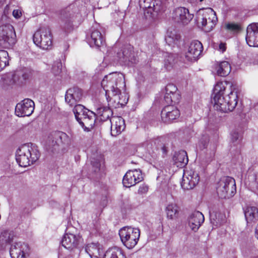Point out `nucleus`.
Instances as JSON below:
<instances>
[{"label": "nucleus", "instance_id": "nucleus-1", "mask_svg": "<svg viewBox=\"0 0 258 258\" xmlns=\"http://www.w3.org/2000/svg\"><path fill=\"white\" fill-rule=\"evenodd\" d=\"M232 84L228 82H219L215 86L213 98L214 108L223 112L232 111L237 104L236 92L232 90Z\"/></svg>", "mask_w": 258, "mask_h": 258}, {"label": "nucleus", "instance_id": "nucleus-2", "mask_svg": "<svg viewBox=\"0 0 258 258\" xmlns=\"http://www.w3.org/2000/svg\"><path fill=\"white\" fill-rule=\"evenodd\" d=\"M101 86L105 91L108 102L111 100L110 94L120 100L119 95L121 94V90L125 87L124 77L121 73H110L104 77L101 82ZM118 102L119 103L123 104V102H121L120 100Z\"/></svg>", "mask_w": 258, "mask_h": 258}, {"label": "nucleus", "instance_id": "nucleus-3", "mask_svg": "<svg viewBox=\"0 0 258 258\" xmlns=\"http://www.w3.org/2000/svg\"><path fill=\"white\" fill-rule=\"evenodd\" d=\"M40 153L37 147L32 144L20 147L16 152V159L20 166L26 167L38 160Z\"/></svg>", "mask_w": 258, "mask_h": 258}, {"label": "nucleus", "instance_id": "nucleus-4", "mask_svg": "<svg viewBox=\"0 0 258 258\" xmlns=\"http://www.w3.org/2000/svg\"><path fill=\"white\" fill-rule=\"evenodd\" d=\"M196 17L198 27L206 32L211 31L218 21L215 12L211 8L200 9Z\"/></svg>", "mask_w": 258, "mask_h": 258}, {"label": "nucleus", "instance_id": "nucleus-5", "mask_svg": "<svg viewBox=\"0 0 258 258\" xmlns=\"http://www.w3.org/2000/svg\"><path fill=\"white\" fill-rule=\"evenodd\" d=\"M119 235L123 245L128 249L134 248L138 243L140 236L138 228L126 226L120 229Z\"/></svg>", "mask_w": 258, "mask_h": 258}, {"label": "nucleus", "instance_id": "nucleus-6", "mask_svg": "<svg viewBox=\"0 0 258 258\" xmlns=\"http://www.w3.org/2000/svg\"><path fill=\"white\" fill-rule=\"evenodd\" d=\"M33 42L44 50H48L52 47V35L50 29L42 27L36 31L33 35Z\"/></svg>", "mask_w": 258, "mask_h": 258}, {"label": "nucleus", "instance_id": "nucleus-7", "mask_svg": "<svg viewBox=\"0 0 258 258\" xmlns=\"http://www.w3.org/2000/svg\"><path fill=\"white\" fill-rule=\"evenodd\" d=\"M217 190L221 198H229L233 197L236 191L234 179L229 176L223 177L219 182Z\"/></svg>", "mask_w": 258, "mask_h": 258}, {"label": "nucleus", "instance_id": "nucleus-8", "mask_svg": "<svg viewBox=\"0 0 258 258\" xmlns=\"http://www.w3.org/2000/svg\"><path fill=\"white\" fill-rule=\"evenodd\" d=\"M16 42V34L10 24L0 26V45L4 48L13 46Z\"/></svg>", "mask_w": 258, "mask_h": 258}, {"label": "nucleus", "instance_id": "nucleus-9", "mask_svg": "<svg viewBox=\"0 0 258 258\" xmlns=\"http://www.w3.org/2000/svg\"><path fill=\"white\" fill-rule=\"evenodd\" d=\"M194 15L184 7H178L173 11L172 18L174 22L179 25H186L192 19Z\"/></svg>", "mask_w": 258, "mask_h": 258}, {"label": "nucleus", "instance_id": "nucleus-10", "mask_svg": "<svg viewBox=\"0 0 258 258\" xmlns=\"http://www.w3.org/2000/svg\"><path fill=\"white\" fill-rule=\"evenodd\" d=\"M69 142V136L61 132L52 133L48 137L47 145L49 150L56 149L60 144H67Z\"/></svg>", "mask_w": 258, "mask_h": 258}, {"label": "nucleus", "instance_id": "nucleus-11", "mask_svg": "<svg viewBox=\"0 0 258 258\" xmlns=\"http://www.w3.org/2000/svg\"><path fill=\"white\" fill-rule=\"evenodd\" d=\"M200 180L199 174L195 171L190 169L186 170L183 174L181 186L184 189L193 188Z\"/></svg>", "mask_w": 258, "mask_h": 258}, {"label": "nucleus", "instance_id": "nucleus-12", "mask_svg": "<svg viewBox=\"0 0 258 258\" xmlns=\"http://www.w3.org/2000/svg\"><path fill=\"white\" fill-rule=\"evenodd\" d=\"M34 110V103L30 99H25L18 103L15 107V114L19 117L29 116Z\"/></svg>", "mask_w": 258, "mask_h": 258}, {"label": "nucleus", "instance_id": "nucleus-13", "mask_svg": "<svg viewBox=\"0 0 258 258\" xmlns=\"http://www.w3.org/2000/svg\"><path fill=\"white\" fill-rule=\"evenodd\" d=\"M143 178L141 171L139 169H135L128 171L122 179L124 186L130 187L141 182Z\"/></svg>", "mask_w": 258, "mask_h": 258}, {"label": "nucleus", "instance_id": "nucleus-14", "mask_svg": "<svg viewBox=\"0 0 258 258\" xmlns=\"http://www.w3.org/2000/svg\"><path fill=\"white\" fill-rule=\"evenodd\" d=\"M28 251V244L21 241L15 242L12 244L10 249V254L12 258H26Z\"/></svg>", "mask_w": 258, "mask_h": 258}, {"label": "nucleus", "instance_id": "nucleus-15", "mask_svg": "<svg viewBox=\"0 0 258 258\" xmlns=\"http://www.w3.org/2000/svg\"><path fill=\"white\" fill-rule=\"evenodd\" d=\"M203 50L202 44L198 40L192 41L185 53V58L189 61L197 60Z\"/></svg>", "mask_w": 258, "mask_h": 258}, {"label": "nucleus", "instance_id": "nucleus-16", "mask_svg": "<svg viewBox=\"0 0 258 258\" xmlns=\"http://www.w3.org/2000/svg\"><path fill=\"white\" fill-rule=\"evenodd\" d=\"M245 39L249 46L258 47V23H252L248 26Z\"/></svg>", "mask_w": 258, "mask_h": 258}, {"label": "nucleus", "instance_id": "nucleus-17", "mask_svg": "<svg viewBox=\"0 0 258 258\" xmlns=\"http://www.w3.org/2000/svg\"><path fill=\"white\" fill-rule=\"evenodd\" d=\"M164 100L167 104L177 103L180 99V96L177 92V87L173 84H168L165 89Z\"/></svg>", "mask_w": 258, "mask_h": 258}, {"label": "nucleus", "instance_id": "nucleus-18", "mask_svg": "<svg viewBox=\"0 0 258 258\" xmlns=\"http://www.w3.org/2000/svg\"><path fill=\"white\" fill-rule=\"evenodd\" d=\"M179 110L171 105L165 106L161 111V116L162 120L165 123L175 119L179 116Z\"/></svg>", "mask_w": 258, "mask_h": 258}, {"label": "nucleus", "instance_id": "nucleus-19", "mask_svg": "<svg viewBox=\"0 0 258 258\" xmlns=\"http://www.w3.org/2000/svg\"><path fill=\"white\" fill-rule=\"evenodd\" d=\"M203 214L199 211H194L188 217V225L190 229L196 232L204 222Z\"/></svg>", "mask_w": 258, "mask_h": 258}, {"label": "nucleus", "instance_id": "nucleus-20", "mask_svg": "<svg viewBox=\"0 0 258 258\" xmlns=\"http://www.w3.org/2000/svg\"><path fill=\"white\" fill-rule=\"evenodd\" d=\"M82 97V91L78 87H73L68 89L66 93V102L72 106L79 102Z\"/></svg>", "mask_w": 258, "mask_h": 258}, {"label": "nucleus", "instance_id": "nucleus-21", "mask_svg": "<svg viewBox=\"0 0 258 258\" xmlns=\"http://www.w3.org/2000/svg\"><path fill=\"white\" fill-rule=\"evenodd\" d=\"M88 43L91 47L99 48L104 43V38L98 27L93 26Z\"/></svg>", "mask_w": 258, "mask_h": 258}, {"label": "nucleus", "instance_id": "nucleus-22", "mask_svg": "<svg viewBox=\"0 0 258 258\" xmlns=\"http://www.w3.org/2000/svg\"><path fill=\"white\" fill-rule=\"evenodd\" d=\"M111 135L116 137L120 134L125 128L124 119L120 116H112L110 118Z\"/></svg>", "mask_w": 258, "mask_h": 258}, {"label": "nucleus", "instance_id": "nucleus-23", "mask_svg": "<svg viewBox=\"0 0 258 258\" xmlns=\"http://www.w3.org/2000/svg\"><path fill=\"white\" fill-rule=\"evenodd\" d=\"M29 76L30 72L26 69L17 70L12 76V81L10 85H22L29 79Z\"/></svg>", "mask_w": 258, "mask_h": 258}, {"label": "nucleus", "instance_id": "nucleus-24", "mask_svg": "<svg viewBox=\"0 0 258 258\" xmlns=\"http://www.w3.org/2000/svg\"><path fill=\"white\" fill-rule=\"evenodd\" d=\"M81 237L72 233H66L61 240V244L67 249L76 247L80 242Z\"/></svg>", "mask_w": 258, "mask_h": 258}, {"label": "nucleus", "instance_id": "nucleus-25", "mask_svg": "<svg viewBox=\"0 0 258 258\" xmlns=\"http://www.w3.org/2000/svg\"><path fill=\"white\" fill-rule=\"evenodd\" d=\"M139 5L143 9H148V13H158L162 9L161 2L159 0H140Z\"/></svg>", "mask_w": 258, "mask_h": 258}, {"label": "nucleus", "instance_id": "nucleus-26", "mask_svg": "<svg viewBox=\"0 0 258 258\" xmlns=\"http://www.w3.org/2000/svg\"><path fill=\"white\" fill-rule=\"evenodd\" d=\"M117 57L119 60L124 63L135 62V57L133 51V47L131 45L125 46L117 53Z\"/></svg>", "mask_w": 258, "mask_h": 258}, {"label": "nucleus", "instance_id": "nucleus-27", "mask_svg": "<svg viewBox=\"0 0 258 258\" xmlns=\"http://www.w3.org/2000/svg\"><path fill=\"white\" fill-rule=\"evenodd\" d=\"M173 161L174 164L177 167L182 168L184 167L188 161L186 152L183 150L175 152L173 156Z\"/></svg>", "mask_w": 258, "mask_h": 258}, {"label": "nucleus", "instance_id": "nucleus-28", "mask_svg": "<svg viewBox=\"0 0 258 258\" xmlns=\"http://www.w3.org/2000/svg\"><path fill=\"white\" fill-rule=\"evenodd\" d=\"M14 234L13 232L4 231L0 234V249H4L7 245L13 241Z\"/></svg>", "mask_w": 258, "mask_h": 258}, {"label": "nucleus", "instance_id": "nucleus-29", "mask_svg": "<svg viewBox=\"0 0 258 258\" xmlns=\"http://www.w3.org/2000/svg\"><path fill=\"white\" fill-rule=\"evenodd\" d=\"M215 70L218 76L225 77L230 73L231 66L228 61H223L217 63L215 65Z\"/></svg>", "mask_w": 258, "mask_h": 258}, {"label": "nucleus", "instance_id": "nucleus-30", "mask_svg": "<svg viewBox=\"0 0 258 258\" xmlns=\"http://www.w3.org/2000/svg\"><path fill=\"white\" fill-rule=\"evenodd\" d=\"M88 113L87 117H84L80 124L85 131H89L92 129L95 123V114L92 111Z\"/></svg>", "mask_w": 258, "mask_h": 258}, {"label": "nucleus", "instance_id": "nucleus-31", "mask_svg": "<svg viewBox=\"0 0 258 258\" xmlns=\"http://www.w3.org/2000/svg\"><path fill=\"white\" fill-rule=\"evenodd\" d=\"M244 212L247 223L254 222L258 219V209L255 207H247Z\"/></svg>", "mask_w": 258, "mask_h": 258}, {"label": "nucleus", "instance_id": "nucleus-32", "mask_svg": "<svg viewBox=\"0 0 258 258\" xmlns=\"http://www.w3.org/2000/svg\"><path fill=\"white\" fill-rule=\"evenodd\" d=\"M104 258H126L123 250L119 247L109 248L104 254Z\"/></svg>", "mask_w": 258, "mask_h": 258}, {"label": "nucleus", "instance_id": "nucleus-33", "mask_svg": "<svg viewBox=\"0 0 258 258\" xmlns=\"http://www.w3.org/2000/svg\"><path fill=\"white\" fill-rule=\"evenodd\" d=\"M100 248L98 243H91L85 247V251L92 258L93 256L97 257L100 255Z\"/></svg>", "mask_w": 258, "mask_h": 258}, {"label": "nucleus", "instance_id": "nucleus-34", "mask_svg": "<svg viewBox=\"0 0 258 258\" xmlns=\"http://www.w3.org/2000/svg\"><path fill=\"white\" fill-rule=\"evenodd\" d=\"M96 113L101 120L105 121L112 116V111L109 107L100 106L96 109Z\"/></svg>", "mask_w": 258, "mask_h": 258}, {"label": "nucleus", "instance_id": "nucleus-35", "mask_svg": "<svg viewBox=\"0 0 258 258\" xmlns=\"http://www.w3.org/2000/svg\"><path fill=\"white\" fill-rule=\"evenodd\" d=\"M180 35L175 30L168 29L165 37V41L169 44L175 43L180 39Z\"/></svg>", "mask_w": 258, "mask_h": 258}, {"label": "nucleus", "instance_id": "nucleus-36", "mask_svg": "<svg viewBox=\"0 0 258 258\" xmlns=\"http://www.w3.org/2000/svg\"><path fill=\"white\" fill-rule=\"evenodd\" d=\"M231 146H236L237 148L240 147V143L242 140V135L237 130L233 131L231 133Z\"/></svg>", "mask_w": 258, "mask_h": 258}, {"label": "nucleus", "instance_id": "nucleus-37", "mask_svg": "<svg viewBox=\"0 0 258 258\" xmlns=\"http://www.w3.org/2000/svg\"><path fill=\"white\" fill-rule=\"evenodd\" d=\"M175 62V56L173 54H168L165 56L164 67L168 70H170Z\"/></svg>", "mask_w": 258, "mask_h": 258}, {"label": "nucleus", "instance_id": "nucleus-38", "mask_svg": "<svg viewBox=\"0 0 258 258\" xmlns=\"http://www.w3.org/2000/svg\"><path fill=\"white\" fill-rule=\"evenodd\" d=\"M167 217L170 219H173L178 213V207L174 204H169L166 208Z\"/></svg>", "mask_w": 258, "mask_h": 258}, {"label": "nucleus", "instance_id": "nucleus-39", "mask_svg": "<svg viewBox=\"0 0 258 258\" xmlns=\"http://www.w3.org/2000/svg\"><path fill=\"white\" fill-rule=\"evenodd\" d=\"M73 17L71 14L63 16L62 18V22L63 23V28L66 31H70L73 27Z\"/></svg>", "mask_w": 258, "mask_h": 258}, {"label": "nucleus", "instance_id": "nucleus-40", "mask_svg": "<svg viewBox=\"0 0 258 258\" xmlns=\"http://www.w3.org/2000/svg\"><path fill=\"white\" fill-rule=\"evenodd\" d=\"M8 53L4 50H0V72L8 64Z\"/></svg>", "mask_w": 258, "mask_h": 258}, {"label": "nucleus", "instance_id": "nucleus-41", "mask_svg": "<svg viewBox=\"0 0 258 258\" xmlns=\"http://www.w3.org/2000/svg\"><path fill=\"white\" fill-rule=\"evenodd\" d=\"M75 107L73 108V112L75 116H77L78 117L79 115H80V113H86V112H89L90 111L85 108L84 106L81 104H75L74 105Z\"/></svg>", "mask_w": 258, "mask_h": 258}, {"label": "nucleus", "instance_id": "nucleus-42", "mask_svg": "<svg viewBox=\"0 0 258 258\" xmlns=\"http://www.w3.org/2000/svg\"><path fill=\"white\" fill-rule=\"evenodd\" d=\"M62 69V63L60 60H57L52 64L51 68V72L55 76H57L60 74Z\"/></svg>", "mask_w": 258, "mask_h": 258}, {"label": "nucleus", "instance_id": "nucleus-43", "mask_svg": "<svg viewBox=\"0 0 258 258\" xmlns=\"http://www.w3.org/2000/svg\"><path fill=\"white\" fill-rule=\"evenodd\" d=\"M224 27L227 30L232 32H238L241 29L239 25L234 23H226Z\"/></svg>", "mask_w": 258, "mask_h": 258}, {"label": "nucleus", "instance_id": "nucleus-44", "mask_svg": "<svg viewBox=\"0 0 258 258\" xmlns=\"http://www.w3.org/2000/svg\"><path fill=\"white\" fill-rule=\"evenodd\" d=\"M251 189L258 195V171L254 175V181L249 184Z\"/></svg>", "mask_w": 258, "mask_h": 258}, {"label": "nucleus", "instance_id": "nucleus-45", "mask_svg": "<svg viewBox=\"0 0 258 258\" xmlns=\"http://www.w3.org/2000/svg\"><path fill=\"white\" fill-rule=\"evenodd\" d=\"M209 138L207 135H204L200 139L199 146L201 149L206 148L209 143Z\"/></svg>", "mask_w": 258, "mask_h": 258}, {"label": "nucleus", "instance_id": "nucleus-46", "mask_svg": "<svg viewBox=\"0 0 258 258\" xmlns=\"http://www.w3.org/2000/svg\"><path fill=\"white\" fill-rule=\"evenodd\" d=\"M91 164L94 168V172H97L99 170L100 163L98 160H94V161H91Z\"/></svg>", "mask_w": 258, "mask_h": 258}, {"label": "nucleus", "instance_id": "nucleus-47", "mask_svg": "<svg viewBox=\"0 0 258 258\" xmlns=\"http://www.w3.org/2000/svg\"><path fill=\"white\" fill-rule=\"evenodd\" d=\"M160 151L162 152V157H164L169 151V148L166 145H163L160 148Z\"/></svg>", "mask_w": 258, "mask_h": 258}, {"label": "nucleus", "instance_id": "nucleus-48", "mask_svg": "<svg viewBox=\"0 0 258 258\" xmlns=\"http://www.w3.org/2000/svg\"><path fill=\"white\" fill-rule=\"evenodd\" d=\"M80 115H79L78 117L77 116H75V118L76 120L78 121V122L79 123V124L81 123V121H82L83 118L84 117H86L87 114H88V112H86V113H80Z\"/></svg>", "mask_w": 258, "mask_h": 258}, {"label": "nucleus", "instance_id": "nucleus-49", "mask_svg": "<svg viewBox=\"0 0 258 258\" xmlns=\"http://www.w3.org/2000/svg\"><path fill=\"white\" fill-rule=\"evenodd\" d=\"M80 115H79L78 117L77 116H75V118L76 120L78 121V122L79 123V124L81 123V121H82L83 118L84 117H86L87 114H88V112H86V113H80Z\"/></svg>", "mask_w": 258, "mask_h": 258}, {"label": "nucleus", "instance_id": "nucleus-50", "mask_svg": "<svg viewBox=\"0 0 258 258\" xmlns=\"http://www.w3.org/2000/svg\"><path fill=\"white\" fill-rule=\"evenodd\" d=\"M21 15V12L19 10H14L13 12V16L17 19L19 18Z\"/></svg>", "mask_w": 258, "mask_h": 258}, {"label": "nucleus", "instance_id": "nucleus-51", "mask_svg": "<svg viewBox=\"0 0 258 258\" xmlns=\"http://www.w3.org/2000/svg\"><path fill=\"white\" fill-rule=\"evenodd\" d=\"M226 49V43L221 42L219 44L218 50L221 52H224Z\"/></svg>", "mask_w": 258, "mask_h": 258}, {"label": "nucleus", "instance_id": "nucleus-52", "mask_svg": "<svg viewBox=\"0 0 258 258\" xmlns=\"http://www.w3.org/2000/svg\"><path fill=\"white\" fill-rule=\"evenodd\" d=\"M148 190V187L146 186H140L139 189V192L141 194L145 193Z\"/></svg>", "mask_w": 258, "mask_h": 258}, {"label": "nucleus", "instance_id": "nucleus-53", "mask_svg": "<svg viewBox=\"0 0 258 258\" xmlns=\"http://www.w3.org/2000/svg\"><path fill=\"white\" fill-rule=\"evenodd\" d=\"M215 155V152L214 151H213L212 152L210 153V156L208 157V158L206 160V162H209L211 161L213 158L214 157Z\"/></svg>", "mask_w": 258, "mask_h": 258}, {"label": "nucleus", "instance_id": "nucleus-54", "mask_svg": "<svg viewBox=\"0 0 258 258\" xmlns=\"http://www.w3.org/2000/svg\"><path fill=\"white\" fill-rule=\"evenodd\" d=\"M159 221V227H162V219L160 218L158 220Z\"/></svg>", "mask_w": 258, "mask_h": 258}, {"label": "nucleus", "instance_id": "nucleus-55", "mask_svg": "<svg viewBox=\"0 0 258 258\" xmlns=\"http://www.w3.org/2000/svg\"><path fill=\"white\" fill-rule=\"evenodd\" d=\"M5 0H0V7L3 6L4 4Z\"/></svg>", "mask_w": 258, "mask_h": 258}, {"label": "nucleus", "instance_id": "nucleus-56", "mask_svg": "<svg viewBox=\"0 0 258 258\" xmlns=\"http://www.w3.org/2000/svg\"><path fill=\"white\" fill-rule=\"evenodd\" d=\"M153 158H155V159H156V158H157V155H154V156H153Z\"/></svg>", "mask_w": 258, "mask_h": 258}, {"label": "nucleus", "instance_id": "nucleus-57", "mask_svg": "<svg viewBox=\"0 0 258 258\" xmlns=\"http://www.w3.org/2000/svg\"><path fill=\"white\" fill-rule=\"evenodd\" d=\"M252 258H258V257L256 256V257H252Z\"/></svg>", "mask_w": 258, "mask_h": 258}]
</instances>
